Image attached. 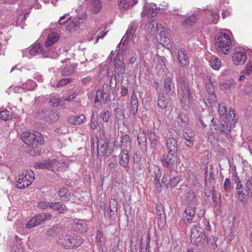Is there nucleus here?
Returning <instances> with one entry per match:
<instances>
[{"instance_id": "1", "label": "nucleus", "mask_w": 252, "mask_h": 252, "mask_svg": "<svg viewBox=\"0 0 252 252\" xmlns=\"http://www.w3.org/2000/svg\"><path fill=\"white\" fill-rule=\"evenodd\" d=\"M137 26L138 24L136 22H131L125 35L123 36L120 43L117 46L120 51L121 49L120 53L122 54V56H123L126 59L128 58V63L129 64L133 63L136 61L137 55L135 53L130 51L129 48H127L126 46V44L128 39H132Z\"/></svg>"}, {"instance_id": "2", "label": "nucleus", "mask_w": 252, "mask_h": 252, "mask_svg": "<svg viewBox=\"0 0 252 252\" xmlns=\"http://www.w3.org/2000/svg\"><path fill=\"white\" fill-rule=\"evenodd\" d=\"M103 137L98 141L97 145V156L100 158L103 156L107 158L110 156L115 147V139L114 138Z\"/></svg>"}, {"instance_id": "3", "label": "nucleus", "mask_w": 252, "mask_h": 252, "mask_svg": "<svg viewBox=\"0 0 252 252\" xmlns=\"http://www.w3.org/2000/svg\"><path fill=\"white\" fill-rule=\"evenodd\" d=\"M21 139L26 145L33 147L41 145L44 140L42 135L36 131L24 132L21 135Z\"/></svg>"}, {"instance_id": "4", "label": "nucleus", "mask_w": 252, "mask_h": 252, "mask_svg": "<svg viewBox=\"0 0 252 252\" xmlns=\"http://www.w3.org/2000/svg\"><path fill=\"white\" fill-rule=\"evenodd\" d=\"M83 239L75 234L67 235L63 239H60L58 242L60 246L66 249H74L81 246L83 242Z\"/></svg>"}, {"instance_id": "5", "label": "nucleus", "mask_w": 252, "mask_h": 252, "mask_svg": "<svg viewBox=\"0 0 252 252\" xmlns=\"http://www.w3.org/2000/svg\"><path fill=\"white\" fill-rule=\"evenodd\" d=\"M221 121H223L224 123H221V133H223L226 136H228L230 132V126H229L227 121L230 122L231 119L232 122H234L235 114L232 108L229 109V113L227 114L226 107L222 106H221Z\"/></svg>"}, {"instance_id": "6", "label": "nucleus", "mask_w": 252, "mask_h": 252, "mask_svg": "<svg viewBox=\"0 0 252 252\" xmlns=\"http://www.w3.org/2000/svg\"><path fill=\"white\" fill-rule=\"evenodd\" d=\"M114 55L113 51H111L109 57L111 58V61L114 63L115 72L119 76H121L123 79V75L126 73V63L124 62V57L121 55L120 51H118L117 55L113 58Z\"/></svg>"}, {"instance_id": "7", "label": "nucleus", "mask_w": 252, "mask_h": 252, "mask_svg": "<svg viewBox=\"0 0 252 252\" xmlns=\"http://www.w3.org/2000/svg\"><path fill=\"white\" fill-rule=\"evenodd\" d=\"M206 238V235L202 228L195 226L192 228L190 234V241L192 243L197 246L205 245L207 241Z\"/></svg>"}, {"instance_id": "8", "label": "nucleus", "mask_w": 252, "mask_h": 252, "mask_svg": "<svg viewBox=\"0 0 252 252\" xmlns=\"http://www.w3.org/2000/svg\"><path fill=\"white\" fill-rule=\"evenodd\" d=\"M161 161L167 169L174 170L177 167L178 158L177 153L168 152L162 155Z\"/></svg>"}, {"instance_id": "9", "label": "nucleus", "mask_w": 252, "mask_h": 252, "mask_svg": "<svg viewBox=\"0 0 252 252\" xmlns=\"http://www.w3.org/2000/svg\"><path fill=\"white\" fill-rule=\"evenodd\" d=\"M211 135L214 139L211 142L212 145L216 151H220L219 143L220 142V128L214 119H212L210 124Z\"/></svg>"}, {"instance_id": "10", "label": "nucleus", "mask_w": 252, "mask_h": 252, "mask_svg": "<svg viewBox=\"0 0 252 252\" xmlns=\"http://www.w3.org/2000/svg\"><path fill=\"white\" fill-rule=\"evenodd\" d=\"M34 179V175L33 172L26 171L19 177L16 187L20 189L27 188L32 184Z\"/></svg>"}, {"instance_id": "11", "label": "nucleus", "mask_w": 252, "mask_h": 252, "mask_svg": "<svg viewBox=\"0 0 252 252\" xmlns=\"http://www.w3.org/2000/svg\"><path fill=\"white\" fill-rule=\"evenodd\" d=\"M195 206H189L186 208L183 215V220L185 223L196 222L200 216L196 213Z\"/></svg>"}, {"instance_id": "12", "label": "nucleus", "mask_w": 252, "mask_h": 252, "mask_svg": "<svg viewBox=\"0 0 252 252\" xmlns=\"http://www.w3.org/2000/svg\"><path fill=\"white\" fill-rule=\"evenodd\" d=\"M51 215L48 213H41L32 218L26 224L27 228H31L41 224L45 221L50 220Z\"/></svg>"}, {"instance_id": "13", "label": "nucleus", "mask_w": 252, "mask_h": 252, "mask_svg": "<svg viewBox=\"0 0 252 252\" xmlns=\"http://www.w3.org/2000/svg\"><path fill=\"white\" fill-rule=\"evenodd\" d=\"M176 82L178 87L181 92H190L189 83L187 77L186 76L184 72L182 73L180 71H176Z\"/></svg>"}, {"instance_id": "14", "label": "nucleus", "mask_w": 252, "mask_h": 252, "mask_svg": "<svg viewBox=\"0 0 252 252\" xmlns=\"http://www.w3.org/2000/svg\"><path fill=\"white\" fill-rule=\"evenodd\" d=\"M40 116L47 122H55L59 119V114L56 110L45 108L42 111Z\"/></svg>"}, {"instance_id": "15", "label": "nucleus", "mask_w": 252, "mask_h": 252, "mask_svg": "<svg viewBox=\"0 0 252 252\" xmlns=\"http://www.w3.org/2000/svg\"><path fill=\"white\" fill-rule=\"evenodd\" d=\"M59 162V160L56 159H46L41 161L35 162L34 166L36 169H50Z\"/></svg>"}, {"instance_id": "16", "label": "nucleus", "mask_w": 252, "mask_h": 252, "mask_svg": "<svg viewBox=\"0 0 252 252\" xmlns=\"http://www.w3.org/2000/svg\"><path fill=\"white\" fill-rule=\"evenodd\" d=\"M77 66L75 63L66 64L60 67L59 71L62 76H69L75 72Z\"/></svg>"}, {"instance_id": "17", "label": "nucleus", "mask_w": 252, "mask_h": 252, "mask_svg": "<svg viewBox=\"0 0 252 252\" xmlns=\"http://www.w3.org/2000/svg\"><path fill=\"white\" fill-rule=\"evenodd\" d=\"M231 45L229 36L227 33L221 32V53L224 55L228 54Z\"/></svg>"}, {"instance_id": "18", "label": "nucleus", "mask_w": 252, "mask_h": 252, "mask_svg": "<svg viewBox=\"0 0 252 252\" xmlns=\"http://www.w3.org/2000/svg\"><path fill=\"white\" fill-rule=\"evenodd\" d=\"M119 163L123 167L128 166L129 162V157L127 148H124L121 150L119 155Z\"/></svg>"}, {"instance_id": "19", "label": "nucleus", "mask_w": 252, "mask_h": 252, "mask_svg": "<svg viewBox=\"0 0 252 252\" xmlns=\"http://www.w3.org/2000/svg\"><path fill=\"white\" fill-rule=\"evenodd\" d=\"M166 147L168 152L177 153L178 150L177 140L173 137L167 138Z\"/></svg>"}, {"instance_id": "20", "label": "nucleus", "mask_w": 252, "mask_h": 252, "mask_svg": "<svg viewBox=\"0 0 252 252\" xmlns=\"http://www.w3.org/2000/svg\"><path fill=\"white\" fill-rule=\"evenodd\" d=\"M50 206L51 210L60 214H64L68 210L67 206L62 202H52Z\"/></svg>"}, {"instance_id": "21", "label": "nucleus", "mask_w": 252, "mask_h": 252, "mask_svg": "<svg viewBox=\"0 0 252 252\" xmlns=\"http://www.w3.org/2000/svg\"><path fill=\"white\" fill-rule=\"evenodd\" d=\"M150 241V237L149 234L143 235L141 236L140 252H150L149 246Z\"/></svg>"}, {"instance_id": "22", "label": "nucleus", "mask_w": 252, "mask_h": 252, "mask_svg": "<svg viewBox=\"0 0 252 252\" xmlns=\"http://www.w3.org/2000/svg\"><path fill=\"white\" fill-rule=\"evenodd\" d=\"M247 59V54L245 52H237L232 55V60L236 65L244 64Z\"/></svg>"}, {"instance_id": "23", "label": "nucleus", "mask_w": 252, "mask_h": 252, "mask_svg": "<svg viewBox=\"0 0 252 252\" xmlns=\"http://www.w3.org/2000/svg\"><path fill=\"white\" fill-rule=\"evenodd\" d=\"M138 101L136 94L133 93L131 96L129 113L133 116H135L138 111Z\"/></svg>"}, {"instance_id": "24", "label": "nucleus", "mask_w": 252, "mask_h": 252, "mask_svg": "<svg viewBox=\"0 0 252 252\" xmlns=\"http://www.w3.org/2000/svg\"><path fill=\"white\" fill-rule=\"evenodd\" d=\"M102 91L104 103H107L110 101L114 100L115 99V92L113 90H112L111 92V93L112 94V95L110 94L111 93L107 87L103 88Z\"/></svg>"}, {"instance_id": "25", "label": "nucleus", "mask_w": 252, "mask_h": 252, "mask_svg": "<svg viewBox=\"0 0 252 252\" xmlns=\"http://www.w3.org/2000/svg\"><path fill=\"white\" fill-rule=\"evenodd\" d=\"M60 38V35L57 32H52L49 34L45 42V45L49 48L53 46Z\"/></svg>"}, {"instance_id": "26", "label": "nucleus", "mask_w": 252, "mask_h": 252, "mask_svg": "<svg viewBox=\"0 0 252 252\" xmlns=\"http://www.w3.org/2000/svg\"><path fill=\"white\" fill-rule=\"evenodd\" d=\"M172 88H174V86L172 84V79L169 77L166 76L164 80V88L167 95H171L174 94Z\"/></svg>"}, {"instance_id": "27", "label": "nucleus", "mask_w": 252, "mask_h": 252, "mask_svg": "<svg viewBox=\"0 0 252 252\" xmlns=\"http://www.w3.org/2000/svg\"><path fill=\"white\" fill-rule=\"evenodd\" d=\"M86 119L85 116L81 114L80 115L71 116L68 118V123L72 125H80L84 123Z\"/></svg>"}, {"instance_id": "28", "label": "nucleus", "mask_w": 252, "mask_h": 252, "mask_svg": "<svg viewBox=\"0 0 252 252\" xmlns=\"http://www.w3.org/2000/svg\"><path fill=\"white\" fill-rule=\"evenodd\" d=\"M194 136L195 134L192 131H187L183 134V137L187 141L185 143L187 147L191 148L193 146L194 141Z\"/></svg>"}, {"instance_id": "29", "label": "nucleus", "mask_w": 252, "mask_h": 252, "mask_svg": "<svg viewBox=\"0 0 252 252\" xmlns=\"http://www.w3.org/2000/svg\"><path fill=\"white\" fill-rule=\"evenodd\" d=\"M75 229L80 233L86 232L87 224L85 220L75 219L74 220Z\"/></svg>"}, {"instance_id": "30", "label": "nucleus", "mask_w": 252, "mask_h": 252, "mask_svg": "<svg viewBox=\"0 0 252 252\" xmlns=\"http://www.w3.org/2000/svg\"><path fill=\"white\" fill-rule=\"evenodd\" d=\"M137 2V0H118V5L120 9H127L133 6Z\"/></svg>"}, {"instance_id": "31", "label": "nucleus", "mask_w": 252, "mask_h": 252, "mask_svg": "<svg viewBox=\"0 0 252 252\" xmlns=\"http://www.w3.org/2000/svg\"><path fill=\"white\" fill-rule=\"evenodd\" d=\"M148 138L150 141V146L152 148L155 149L157 143V135L156 134L155 130L151 128L147 130Z\"/></svg>"}, {"instance_id": "32", "label": "nucleus", "mask_w": 252, "mask_h": 252, "mask_svg": "<svg viewBox=\"0 0 252 252\" xmlns=\"http://www.w3.org/2000/svg\"><path fill=\"white\" fill-rule=\"evenodd\" d=\"M138 145L140 149L146 152L147 149V137L144 133L138 134L137 136Z\"/></svg>"}, {"instance_id": "33", "label": "nucleus", "mask_w": 252, "mask_h": 252, "mask_svg": "<svg viewBox=\"0 0 252 252\" xmlns=\"http://www.w3.org/2000/svg\"><path fill=\"white\" fill-rule=\"evenodd\" d=\"M178 60L182 66H185L189 63L188 57L184 50L180 49L178 50Z\"/></svg>"}, {"instance_id": "34", "label": "nucleus", "mask_w": 252, "mask_h": 252, "mask_svg": "<svg viewBox=\"0 0 252 252\" xmlns=\"http://www.w3.org/2000/svg\"><path fill=\"white\" fill-rule=\"evenodd\" d=\"M181 92L182 97L181 98V102L182 103V107L185 110H187L189 109V106L186 104V102L189 101L191 99V92H188V93L186 92Z\"/></svg>"}, {"instance_id": "35", "label": "nucleus", "mask_w": 252, "mask_h": 252, "mask_svg": "<svg viewBox=\"0 0 252 252\" xmlns=\"http://www.w3.org/2000/svg\"><path fill=\"white\" fill-rule=\"evenodd\" d=\"M83 22V19L79 18L75 19L71 22L66 27V30L70 32L75 31L80 26L81 23Z\"/></svg>"}, {"instance_id": "36", "label": "nucleus", "mask_w": 252, "mask_h": 252, "mask_svg": "<svg viewBox=\"0 0 252 252\" xmlns=\"http://www.w3.org/2000/svg\"><path fill=\"white\" fill-rule=\"evenodd\" d=\"M58 195L65 202L69 201L71 197L70 193L68 192V189L65 187L62 188L59 190Z\"/></svg>"}, {"instance_id": "37", "label": "nucleus", "mask_w": 252, "mask_h": 252, "mask_svg": "<svg viewBox=\"0 0 252 252\" xmlns=\"http://www.w3.org/2000/svg\"><path fill=\"white\" fill-rule=\"evenodd\" d=\"M236 84L233 79H229L224 83H221V90L230 91L235 88Z\"/></svg>"}, {"instance_id": "38", "label": "nucleus", "mask_w": 252, "mask_h": 252, "mask_svg": "<svg viewBox=\"0 0 252 252\" xmlns=\"http://www.w3.org/2000/svg\"><path fill=\"white\" fill-rule=\"evenodd\" d=\"M198 219H199L198 220V227L202 228L203 230L205 229L208 231H210L211 229L209 222L206 218L204 217L201 218L200 217V218H198Z\"/></svg>"}, {"instance_id": "39", "label": "nucleus", "mask_w": 252, "mask_h": 252, "mask_svg": "<svg viewBox=\"0 0 252 252\" xmlns=\"http://www.w3.org/2000/svg\"><path fill=\"white\" fill-rule=\"evenodd\" d=\"M182 180L181 176H176L170 178L169 182H167L166 186L172 189L174 188Z\"/></svg>"}, {"instance_id": "40", "label": "nucleus", "mask_w": 252, "mask_h": 252, "mask_svg": "<svg viewBox=\"0 0 252 252\" xmlns=\"http://www.w3.org/2000/svg\"><path fill=\"white\" fill-rule=\"evenodd\" d=\"M205 13L208 15V17H211L210 18L211 23L214 24L218 23L219 16L218 14V11L217 10H206L205 11Z\"/></svg>"}, {"instance_id": "41", "label": "nucleus", "mask_w": 252, "mask_h": 252, "mask_svg": "<svg viewBox=\"0 0 252 252\" xmlns=\"http://www.w3.org/2000/svg\"><path fill=\"white\" fill-rule=\"evenodd\" d=\"M196 22V17L194 14H192L187 17L183 22V25L185 27H189L192 26Z\"/></svg>"}, {"instance_id": "42", "label": "nucleus", "mask_w": 252, "mask_h": 252, "mask_svg": "<svg viewBox=\"0 0 252 252\" xmlns=\"http://www.w3.org/2000/svg\"><path fill=\"white\" fill-rule=\"evenodd\" d=\"M250 190V188H249V189H248L246 188L245 190H244V189H240V190L237 191V192L239 200L242 202H244V199H247L249 191Z\"/></svg>"}, {"instance_id": "43", "label": "nucleus", "mask_w": 252, "mask_h": 252, "mask_svg": "<svg viewBox=\"0 0 252 252\" xmlns=\"http://www.w3.org/2000/svg\"><path fill=\"white\" fill-rule=\"evenodd\" d=\"M43 48L38 43H34L32 47L30 50L29 53L32 56L40 54L42 52Z\"/></svg>"}, {"instance_id": "44", "label": "nucleus", "mask_w": 252, "mask_h": 252, "mask_svg": "<svg viewBox=\"0 0 252 252\" xmlns=\"http://www.w3.org/2000/svg\"><path fill=\"white\" fill-rule=\"evenodd\" d=\"M168 100L165 97L162 95H158V105L159 108L161 109H165L167 107Z\"/></svg>"}, {"instance_id": "45", "label": "nucleus", "mask_w": 252, "mask_h": 252, "mask_svg": "<svg viewBox=\"0 0 252 252\" xmlns=\"http://www.w3.org/2000/svg\"><path fill=\"white\" fill-rule=\"evenodd\" d=\"M62 100L57 95L51 96L49 103L53 107L62 105Z\"/></svg>"}, {"instance_id": "46", "label": "nucleus", "mask_w": 252, "mask_h": 252, "mask_svg": "<svg viewBox=\"0 0 252 252\" xmlns=\"http://www.w3.org/2000/svg\"><path fill=\"white\" fill-rule=\"evenodd\" d=\"M210 65L212 68L218 70L220 67V61L219 58L214 56L209 62Z\"/></svg>"}, {"instance_id": "47", "label": "nucleus", "mask_w": 252, "mask_h": 252, "mask_svg": "<svg viewBox=\"0 0 252 252\" xmlns=\"http://www.w3.org/2000/svg\"><path fill=\"white\" fill-rule=\"evenodd\" d=\"M120 143L123 145L124 148H126L128 147H131V138L128 134H125L121 137Z\"/></svg>"}, {"instance_id": "48", "label": "nucleus", "mask_w": 252, "mask_h": 252, "mask_svg": "<svg viewBox=\"0 0 252 252\" xmlns=\"http://www.w3.org/2000/svg\"><path fill=\"white\" fill-rule=\"evenodd\" d=\"M187 198L188 202L191 204L190 206H195L197 204V197L193 191H189L187 193Z\"/></svg>"}, {"instance_id": "49", "label": "nucleus", "mask_w": 252, "mask_h": 252, "mask_svg": "<svg viewBox=\"0 0 252 252\" xmlns=\"http://www.w3.org/2000/svg\"><path fill=\"white\" fill-rule=\"evenodd\" d=\"M207 241L205 243L206 244L210 245V248L213 250H215L217 248L218 245H217V241L218 238L214 236H212L211 237L207 238H206Z\"/></svg>"}, {"instance_id": "50", "label": "nucleus", "mask_w": 252, "mask_h": 252, "mask_svg": "<svg viewBox=\"0 0 252 252\" xmlns=\"http://www.w3.org/2000/svg\"><path fill=\"white\" fill-rule=\"evenodd\" d=\"M92 5L93 6V11L94 13H97L101 9V3L100 0H93Z\"/></svg>"}, {"instance_id": "51", "label": "nucleus", "mask_w": 252, "mask_h": 252, "mask_svg": "<svg viewBox=\"0 0 252 252\" xmlns=\"http://www.w3.org/2000/svg\"><path fill=\"white\" fill-rule=\"evenodd\" d=\"M110 112L107 110H103L99 114V117L101 119L103 122H108L110 117Z\"/></svg>"}, {"instance_id": "52", "label": "nucleus", "mask_w": 252, "mask_h": 252, "mask_svg": "<svg viewBox=\"0 0 252 252\" xmlns=\"http://www.w3.org/2000/svg\"><path fill=\"white\" fill-rule=\"evenodd\" d=\"M217 197L216 196H215V194L213 193L212 196V205L216 208V209L214 210V212L216 214V216H219L220 215V211L219 209L220 208V204H218V202L216 200Z\"/></svg>"}, {"instance_id": "53", "label": "nucleus", "mask_w": 252, "mask_h": 252, "mask_svg": "<svg viewBox=\"0 0 252 252\" xmlns=\"http://www.w3.org/2000/svg\"><path fill=\"white\" fill-rule=\"evenodd\" d=\"M60 227L61 226L59 224L54 225L47 230L46 233L50 236L53 235L58 232Z\"/></svg>"}, {"instance_id": "54", "label": "nucleus", "mask_w": 252, "mask_h": 252, "mask_svg": "<svg viewBox=\"0 0 252 252\" xmlns=\"http://www.w3.org/2000/svg\"><path fill=\"white\" fill-rule=\"evenodd\" d=\"M36 86V83L33 80H30L23 85V88H27L28 90L32 91L34 89Z\"/></svg>"}, {"instance_id": "55", "label": "nucleus", "mask_w": 252, "mask_h": 252, "mask_svg": "<svg viewBox=\"0 0 252 252\" xmlns=\"http://www.w3.org/2000/svg\"><path fill=\"white\" fill-rule=\"evenodd\" d=\"M139 235L137 233H132L131 237L130 247H135L138 245Z\"/></svg>"}, {"instance_id": "56", "label": "nucleus", "mask_w": 252, "mask_h": 252, "mask_svg": "<svg viewBox=\"0 0 252 252\" xmlns=\"http://www.w3.org/2000/svg\"><path fill=\"white\" fill-rule=\"evenodd\" d=\"M158 224V227H163L166 222V216L160 215L157 216Z\"/></svg>"}, {"instance_id": "57", "label": "nucleus", "mask_w": 252, "mask_h": 252, "mask_svg": "<svg viewBox=\"0 0 252 252\" xmlns=\"http://www.w3.org/2000/svg\"><path fill=\"white\" fill-rule=\"evenodd\" d=\"M51 203L52 202H49L47 201H41L38 202L37 206L39 208L43 210L46 209L48 208L51 209L50 205L51 204Z\"/></svg>"}, {"instance_id": "58", "label": "nucleus", "mask_w": 252, "mask_h": 252, "mask_svg": "<svg viewBox=\"0 0 252 252\" xmlns=\"http://www.w3.org/2000/svg\"><path fill=\"white\" fill-rule=\"evenodd\" d=\"M72 82V79L69 78H63L61 80H60L57 84V87H63L66 85L67 84L71 83Z\"/></svg>"}, {"instance_id": "59", "label": "nucleus", "mask_w": 252, "mask_h": 252, "mask_svg": "<svg viewBox=\"0 0 252 252\" xmlns=\"http://www.w3.org/2000/svg\"><path fill=\"white\" fill-rule=\"evenodd\" d=\"M97 117H95L94 113L93 112L91 120V128L92 129H94L97 127Z\"/></svg>"}, {"instance_id": "60", "label": "nucleus", "mask_w": 252, "mask_h": 252, "mask_svg": "<svg viewBox=\"0 0 252 252\" xmlns=\"http://www.w3.org/2000/svg\"><path fill=\"white\" fill-rule=\"evenodd\" d=\"M188 181L189 184L194 186L198 184V182L196 179V177L192 173L189 174L188 177Z\"/></svg>"}, {"instance_id": "61", "label": "nucleus", "mask_w": 252, "mask_h": 252, "mask_svg": "<svg viewBox=\"0 0 252 252\" xmlns=\"http://www.w3.org/2000/svg\"><path fill=\"white\" fill-rule=\"evenodd\" d=\"M9 111L5 110L0 112V119L4 121L9 120Z\"/></svg>"}, {"instance_id": "62", "label": "nucleus", "mask_w": 252, "mask_h": 252, "mask_svg": "<svg viewBox=\"0 0 252 252\" xmlns=\"http://www.w3.org/2000/svg\"><path fill=\"white\" fill-rule=\"evenodd\" d=\"M163 208V206L160 203L157 204L156 209L157 211V216L165 215Z\"/></svg>"}, {"instance_id": "63", "label": "nucleus", "mask_w": 252, "mask_h": 252, "mask_svg": "<svg viewBox=\"0 0 252 252\" xmlns=\"http://www.w3.org/2000/svg\"><path fill=\"white\" fill-rule=\"evenodd\" d=\"M103 99L102 95V91L101 90H97L95 94V96L94 100V103H98L100 102L102 99Z\"/></svg>"}, {"instance_id": "64", "label": "nucleus", "mask_w": 252, "mask_h": 252, "mask_svg": "<svg viewBox=\"0 0 252 252\" xmlns=\"http://www.w3.org/2000/svg\"><path fill=\"white\" fill-rule=\"evenodd\" d=\"M95 242L97 245L100 243H104V241L103 240V233L101 231H97L96 236L95 237Z\"/></svg>"}]
</instances>
